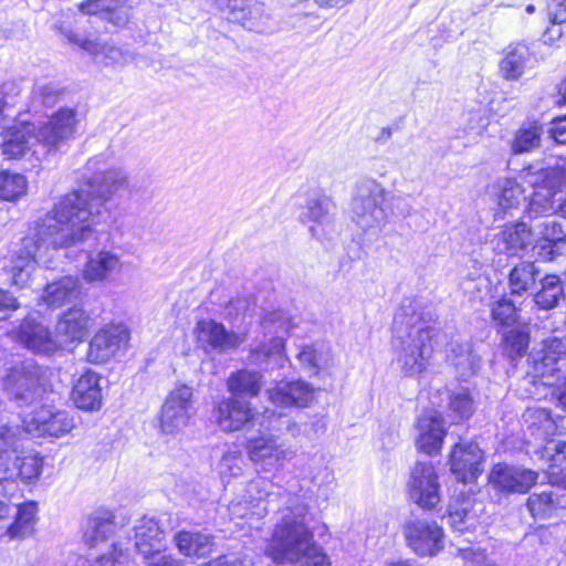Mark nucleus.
Instances as JSON below:
<instances>
[{
  "label": "nucleus",
  "mask_w": 566,
  "mask_h": 566,
  "mask_svg": "<svg viewBox=\"0 0 566 566\" xmlns=\"http://www.w3.org/2000/svg\"><path fill=\"white\" fill-rule=\"evenodd\" d=\"M99 164V158L90 159L86 170L93 175L86 178V189L63 196L22 240L9 268L13 285L25 286L36 264L50 268L51 252L88 240L103 213L109 212L107 203L125 191L132 196L127 174L119 168L101 170Z\"/></svg>",
  "instance_id": "f257e3e1"
},
{
  "label": "nucleus",
  "mask_w": 566,
  "mask_h": 566,
  "mask_svg": "<svg viewBox=\"0 0 566 566\" xmlns=\"http://www.w3.org/2000/svg\"><path fill=\"white\" fill-rule=\"evenodd\" d=\"M283 507L265 553L275 563L302 564V566H324L326 555L315 543L310 530V510L303 495L284 491Z\"/></svg>",
  "instance_id": "f03ea898"
},
{
  "label": "nucleus",
  "mask_w": 566,
  "mask_h": 566,
  "mask_svg": "<svg viewBox=\"0 0 566 566\" xmlns=\"http://www.w3.org/2000/svg\"><path fill=\"white\" fill-rule=\"evenodd\" d=\"M392 347L396 364L406 377H418L427 370L433 354L434 326H429L415 306L401 304L394 317Z\"/></svg>",
  "instance_id": "7ed1b4c3"
},
{
  "label": "nucleus",
  "mask_w": 566,
  "mask_h": 566,
  "mask_svg": "<svg viewBox=\"0 0 566 566\" xmlns=\"http://www.w3.org/2000/svg\"><path fill=\"white\" fill-rule=\"evenodd\" d=\"M213 417L223 432L241 431L256 424L269 431L285 430L293 438L304 432L302 426L285 413L272 409L254 412L251 403L240 397L222 398L213 408Z\"/></svg>",
  "instance_id": "20e7f679"
},
{
  "label": "nucleus",
  "mask_w": 566,
  "mask_h": 566,
  "mask_svg": "<svg viewBox=\"0 0 566 566\" xmlns=\"http://www.w3.org/2000/svg\"><path fill=\"white\" fill-rule=\"evenodd\" d=\"M115 532V515L109 510L98 509L86 518L82 539L84 545L91 551L87 562H95L101 566L138 563L132 557L130 551L127 547H123L119 542L113 543L107 551H102V546Z\"/></svg>",
  "instance_id": "39448f33"
},
{
  "label": "nucleus",
  "mask_w": 566,
  "mask_h": 566,
  "mask_svg": "<svg viewBox=\"0 0 566 566\" xmlns=\"http://www.w3.org/2000/svg\"><path fill=\"white\" fill-rule=\"evenodd\" d=\"M387 191L377 180L360 179L352 199L353 221L365 233L376 234L387 224V211L384 207Z\"/></svg>",
  "instance_id": "423d86ee"
},
{
  "label": "nucleus",
  "mask_w": 566,
  "mask_h": 566,
  "mask_svg": "<svg viewBox=\"0 0 566 566\" xmlns=\"http://www.w3.org/2000/svg\"><path fill=\"white\" fill-rule=\"evenodd\" d=\"M49 371L33 359L14 364L3 378V387L20 407L43 398L46 392Z\"/></svg>",
  "instance_id": "0eeeda50"
},
{
  "label": "nucleus",
  "mask_w": 566,
  "mask_h": 566,
  "mask_svg": "<svg viewBox=\"0 0 566 566\" xmlns=\"http://www.w3.org/2000/svg\"><path fill=\"white\" fill-rule=\"evenodd\" d=\"M196 413L192 388L187 385L176 387L167 395L158 413L160 434L181 437L193 423Z\"/></svg>",
  "instance_id": "6e6552de"
},
{
  "label": "nucleus",
  "mask_w": 566,
  "mask_h": 566,
  "mask_svg": "<svg viewBox=\"0 0 566 566\" xmlns=\"http://www.w3.org/2000/svg\"><path fill=\"white\" fill-rule=\"evenodd\" d=\"M262 429L263 431L259 436L248 438L247 454L259 470L272 472L291 461L295 457V451L283 442H279V437L283 433L290 434L289 432Z\"/></svg>",
  "instance_id": "1a4fd4ad"
},
{
  "label": "nucleus",
  "mask_w": 566,
  "mask_h": 566,
  "mask_svg": "<svg viewBox=\"0 0 566 566\" xmlns=\"http://www.w3.org/2000/svg\"><path fill=\"white\" fill-rule=\"evenodd\" d=\"M77 126L76 111L74 108H60L49 120L35 128L38 147L33 156L40 158L52 151H60L73 139Z\"/></svg>",
  "instance_id": "9d476101"
},
{
  "label": "nucleus",
  "mask_w": 566,
  "mask_h": 566,
  "mask_svg": "<svg viewBox=\"0 0 566 566\" xmlns=\"http://www.w3.org/2000/svg\"><path fill=\"white\" fill-rule=\"evenodd\" d=\"M262 327L265 334L273 337L269 345H264L253 353L254 360L258 364H269L272 368L282 367L286 359L284 336L294 327V323L284 311H275L264 316Z\"/></svg>",
  "instance_id": "9b49d317"
},
{
  "label": "nucleus",
  "mask_w": 566,
  "mask_h": 566,
  "mask_svg": "<svg viewBox=\"0 0 566 566\" xmlns=\"http://www.w3.org/2000/svg\"><path fill=\"white\" fill-rule=\"evenodd\" d=\"M22 424L23 431L32 437L60 438L74 429L75 421L65 410L42 406L24 416Z\"/></svg>",
  "instance_id": "f8f14e48"
},
{
  "label": "nucleus",
  "mask_w": 566,
  "mask_h": 566,
  "mask_svg": "<svg viewBox=\"0 0 566 566\" xmlns=\"http://www.w3.org/2000/svg\"><path fill=\"white\" fill-rule=\"evenodd\" d=\"M165 533L150 517H143L135 526V551L146 566H172L171 558L164 553Z\"/></svg>",
  "instance_id": "ddd939ff"
},
{
  "label": "nucleus",
  "mask_w": 566,
  "mask_h": 566,
  "mask_svg": "<svg viewBox=\"0 0 566 566\" xmlns=\"http://www.w3.org/2000/svg\"><path fill=\"white\" fill-rule=\"evenodd\" d=\"M410 500L424 510L434 509L441 501V486L430 462H419L408 482Z\"/></svg>",
  "instance_id": "4468645a"
},
{
  "label": "nucleus",
  "mask_w": 566,
  "mask_h": 566,
  "mask_svg": "<svg viewBox=\"0 0 566 566\" xmlns=\"http://www.w3.org/2000/svg\"><path fill=\"white\" fill-rule=\"evenodd\" d=\"M403 532L409 547L420 556H433L443 548V531L434 521L411 517Z\"/></svg>",
  "instance_id": "2eb2a0df"
},
{
  "label": "nucleus",
  "mask_w": 566,
  "mask_h": 566,
  "mask_svg": "<svg viewBox=\"0 0 566 566\" xmlns=\"http://www.w3.org/2000/svg\"><path fill=\"white\" fill-rule=\"evenodd\" d=\"M69 40L91 54L94 61L104 67L123 69L136 59V53L128 46H118L113 42H99L77 34L70 35Z\"/></svg>",
  "instance_id": "dca6fc26"
},
{
  "label": "nucleus",
  "mask_w": 566,
  "mask_h": 566,
  "mask_svg": "<svg viewBox=\"0 0 566 566\" xmlns=\"http://www.w3.org/2000/svg\"><path fill=\"white\" fill-rule=\"evenodd\" d=\"M129 340L128 329L120 324L107 325L101 328L91 339L87 360L92 364H103L126 348Z\"/></svg>",
  "instance_id": "f3484780"
},
{
  "label": "nucleus",
  "mask_w": 566,
  "mask_h": 566,
  "mask_svg": "<svg viewBox=\"0 0 566 566\" xmlns=\"http://www.w3.org/2000/svg\"><path fill=\"white\" fill-rule=\"evenodd\" d=\"M198 347L207 354H223L240 346L242 338L213 319H200L195 327Z\"/></svg>",
  "instance_id": "a211bd4d"
},
{
  "label": "nucleus",
  "mask_w": 566,
  "mask_h": 566,
  "mask_svg": "<svg viewBox=\"0 0 566 566\" xmlns=\"http://www.w3.org/2000/svg\"><path fill=\"white\" fill-rule=\"evenodd\" d=\"M538 473L516 465L499 463L489 474L491 486L500 493H526L537 481Z\"/></svg>",
  "instance_id": "6ab92c4d"
},
{
  "label": "nucleus",
  "mask_w": 566,
  "mask_h": 566,
  "mask_svg": "<svg viewBox=\"0 0 566 566\" xmlns=\"http://www.w3.org/2000/svg\"><path fill=\"white\" fill-rule=\"evenodd\" d=\"M530 369L533 378H545L566 366V340L557 337L543 342L541 350L533 352L528 357Z\"/></svg>",
  "instance_id": "aec40b11"
},
{
  "label": "nucleus",
  "mask_w": 566,
  "mask_h": 566,
  "mask_svg": "<svg viewBox=\"0 0 566 566\" xmlns=\"http://www.w3.org/2000/svg\"><path fill=\"white\" fill-rule=\"evenodd\" d=\"M483 452L475 442L457 443L450 455L451 472L462 483L474 481L482 472Z\"/></svg>",
  "instance_id": "412c9836"
},
{
  "label": "nucleus",
  "mask_w": 566,
  "mask_h": 566,
  "mask_svg": "<svg viewBox=\"0 0 566 566\" xmlns=\"http://www.w3.org/2000/svg\"><path fill=\"white\" fill-rule=\"evenodd\" d=\"M17 339L25 348L36 354L51 355L59 348L49 326L34 317H27L20 324Z\"/></svg>",
  "instance_id": "4be33fe9"
},
{
  "label": "nucleus",
  "mask_w": 566,
  "mask_h": 566,
  "mask_svg": "<svg viewBox=\"0 0 566 566\" xmlns=\"http://www.w3.org/2000/svg\"><path fill=\"white\" fill-rule=\"evenodd\" d=\"M446 359L461 380L472 377L481 367V357L474 353L472 344L460 337H452L447 344Z\"/></svg>",
  "instance_id": "5701e85b"
},
{
  "label": "nucleus",
  "mask_w": 566,
  "mask_h": 566,
  "mask_svg": "<svg viewBox=\"0 0 566 566\" xmlns=\"http://www.w3.org/2000/svg\"><path fill=\"white\" fill-rule=\"evenodd\" d=\"M43 460L39 454L27 453L22 457L15 454L11 458L0 457V481H15L31 483L39 479Z\"/></svg>",
  "instance_id": "b1692460"
},
{
  "label": "nucleus",
  "mask_w": 566,
  "mask_h": 566,
  "mask_svg": "<svg viewBox=\"0 0 566 566\" xmlns=\"http://www.w3.org/2000/svg\"><path fill=\"white\" fill-rule=\"evenodd\" d=\"M2 154L8 159L24 156L28 151L40 149L38 147L35 126L31 123H18L7 127L2 133Z\"/></svg>",
  "instance_id": "393cba45"
},
{
  "label": "nucleus",
  "mask_w": 566,
  "mask_h": 566,
  "mask_svg": "<svg viewBox=\"0 0 566 566\" xmlns=\"http://www.w3.org/2000/svg\"><path fill=\"white\" fill-rule=\"evenodd\" d=\"M269 400L281 407H306L314 399V388L303 381L281 380L266 390Z\"/></svg>",
  "instance_id": "a878e982"
},
{
  "label": "nucleus",
  "mask_w": 566,
  "mask_h": 566,
  "mask_svg": "<svg viewBox=\"0 0 566 566\" xmlns=\"http://www.w3.org/2000/svg\"><path fill=\"white\" fill-rule=\"evenodd\" d=\"M417 446L427 454H433L441 449L446 430L441 415L434 410L422 412L417 422Z\"/></svg>",
  "instance_id": "bb28decb"
},
{
  "label": "nucleus",
  "mask_w": 566,
  "mask_h": 566,
  "mask_svg": "<svg viewBox=\"0 0 566 566\" xmlns=\"http://www.w3.org/2000/svg\"><path fill=\"white\" fill-rule=\"evenodd\" d=\"M334 210V201L324 193L315 195L308 199L303 219L313 223L310 229L315 238L323 239L327 231L332 229Z\"/></svg>",
  "instance_id": "cd10ccee"
},
{
  "label": "nucleus",
  "mask_w": 566,
  "mask_h": 566,
  "mask_svg": "<svg viewBox=\"0 0 566 566\" xmlns=\"http://www.w3.org/2000/svg\"><path fill=\"white\" fill-rule=\"evenodd\" d=\"M99 381V375L92 370L85 371L77 378L72 389V399L78 409L93 411L102 407Z\"/></svg>",
  "instance_id": "c85d7f7f"
},
{
  "label": "nucleus",
  "mask_w": 566,
  "mask_h": 566,
  "mask_svg": "<svg viewBox=\"0 0 566 566\" xmlns=\"http://www.w3.org/2000/svg\"><path fill=\"white\" fill-rule=\"evenodd\" d=\"M119 266L118 255L111 251L90 252L82 269V277L87 283H103L119 270Z\"/></svg>",
  "instance_id": "c756f323"
},
{
  "label": "nucleus",
  "mask_w": 566,
  "mask_h": 566,
  "mask_svg": "<svg viewBox=\"0 0 566 566\" xmlns=\"http://www.w3.org/2000/svg\"><path fill=\"white\" fill-rule=\"evenodd\" d=\"M93 319L80 305L65 311L56 323V333L65 342H81L87 335Z\"/></svg>",
  "instance_id": "7c9ffc66"
},
{
  "label": "nucleus",
  "mask_w": 566,
  "mask_h": 566,
  "mask_svg": "<svg viewBox=\"0 0 566 566\" xmlns=\"http://www.w3.org/2000/svg\"><path fill=\"white\" fill-rule=\"evenodd\" d=\"M489 193L496 205L495 217L503 216L513 209H516L524 199V190L514 178H499L489 188Z\"/></svg>",
  "instance_id": "2f4dec72"
},
{
  "label": "nucleus",
  "mask_w": 566,
  "mask_h": 566,
  "mask_svg": "<svg viewBox=\"0 0 566 566\" xmlns=\"http://www.w3.org/2000/svg\"><path fill=\"white\" fill-rule=\"evenodd\" d=\"M535 248L538 249V255L545 260H553L556 255L566 250V234L560 224L554 220H545L537 227Z\"/></svg>",
  "instance_id": "473e14b6"
},
{
  "label": "nucleus",
  "mask_w": 566,
  "mask_h": 566,
  "mask_svg": "<svg viewBox=\"0 0 566 566\" xmlns=\"http://www.w3.org/2000/svg\"><path fill=\"white\" fill-rule=\"evenodd\" d=\"M482 511V503L475 499L457 500L449 505V523L459 533L475 530Z\"/></svg>",
  "instance_id": "72a5a7b5"
},
{
  "label": "nucleus",
  "mask_w": 566,
  "mask_h": 566,
  "mask_svg": "<svg viewBox=\"0 0 566 566\" xmlns=\"http://www.w3.org/2000/svg\"><path fill=\"white\" fill-rule=\"evenodd\" d=\"M82 295V284L76 276H64L49 283L43 290L42 300L50 307H61L66 303L78 300Z\"/></svg>",
  "instance_id": "f704fd0d"
},
{
  "label": "nucleus",
  "mask_w": 566,
  "mask_h": 566,
  "mask_svg": "<svg viewBox=\"0 0 566 566\" xmlns=\"http://www.w3.org/2000/svg\"><path fill=\"white\" fill-rule=\"evenodd\" d=\"M503 250L509 255H517L534 242L532 229L525 222L507 224L501 232Z\"/></svg>",
  "instance_id": "c9c22d12"
},
{
  "label": "nucleus",
  "mask_w": 566,
  "mask_h": 566,
  "mask_svg": "<svg viewBox=\"0 0 566 566\" xmlns=\"http://www.w3.org/2000/svg\"><path fill=\"white\" fill-rule=\"evenodd\" d=\"M174 541L178 551L188 557H206L212 551V539L209 535L200 532H178Z\"/></svg>",
  "instance_id": "e433bc0d"
},
{
  "label": "nucleus",
  "mask_w": 566,
  "mask_h": 566,
  "mask_svg": "<svg viewBox=\"0 0 566 566\" xmlns=\"http://www.w3.org/2000/svg\"><path fill=\"white\" fill-rule=\"evenodd\" d=\"M539 270L533 262H521L509 273V287L512 295L522 296L533 291Z\"/></svg>",
  "instance_id": "4c0bfd02"
},
{
  "label": "nucleus",
  "mask_w": 566,
  "mask_h": 566,
  "mask_svg": "<svg viewBox=\"0 0 566 566\" xmlns=\"http://www.w3.org/2000/svg\"><path fill=\"white\" fill-rule=\"evenodd\" d=\"M227 387L232 397H255L262 387V375L258 371L241 369L230 375Z\"/></svg>",
  "instance_id": "58836bf2"
},
{
  "label": "nucleus",
  "mask_w": 566,
  "mask_h": 566,
  "mask_svg": "<svg viewBox=\"0 0 566 566\" xmlns=\"http://www.w3.org/2000/svg\"><path fill=\"white\" fill-rule=\"evenodd\" d=\"M15 516L12 523H8L7 533L11 538L25 537L34 531L38 506L34 502L15 505Z\"/></svg>",
  "instance_id": "ea45409f"
},
{
  "label": "nucleus",
  "mask_w": 566,
  "mask_h": 566,
  "mask_svg": "<svg viewBox=\"0 0 566 566\" xmlns=\"http://www.w3.org/2000/svg\"><path fill=\"white\" fill-rule=\"evenodd\" d=\"M541 289L534 294L535 304L542 310L555 308L564 298V285L559 276L547 274L539 280Z\"/></svg>",
  "instance_id": "a19ab883"
},
{
  "label": "nucleus",
  "mask_w": 566,
  "mask_h": 566,
  "mask_svg": "<svg viewBox=\"0 0 566 566\" xmlns=\"http://www.w3.org/2000/svg\"><path fill=\"white\" fill-rule=\"evenodd\" d=\"M547 14L551 25L543 33V41L554 44L566 35V0H549Z\"/></svg>",
  "instance_id": "79ce46f5"
},
{
  "label": "nucleus",
  "mask_w": 566,
  "mask_h": 566,
  "mask_svg": "<svg viewBox=\"0 0 566 566\" xmlns=\"http://www.w3.org/2000/svg\"><path fill=\"white\" fill-rule=\"evenodd\" d=\"M527 56L528 48L525 44L520 43L510 48L500 64L503 76L507 80L518 78L524 72Z\"/></svg>",
  "instance_id": "37998d69"
},
{
  "label": "nucleus",
  "mask_w": 566,
  "mask_h": 566,
  "mask_svg": "<svg viewBox=\"0 0 566 566\" xmlns=\"http://www.w3.org/2000/svg\"><path fill=\"white\" fill-rule=\"evenodd\" d=\"M28 191L27 178L9 170L0 172V199L4 201H17L25 196Z\"/></svg>",
  "instance_id": "c03bdc74"
},
{
  "label": "nucleus",
  "mask_w": 566,
  "mask_h": 566,
  "mask_svg": "<svg viewBox=\"0 0 566 566\" xmlns=\"http://www.w3.org/2000/svg\"><path fill=\"white\" fill-rule=\"evenodd\" d=\"M231 19L247 29L259 30L264 24L266 13L262 3L251 0L244 4V9H239L238 12H234Z\"/></svg>",
  "instance_id": "a18cd8bd"
},
{
  "label": "nucleus",
  "mask_w": 566,
  "mask_h": 566,
  "mask_svg": "<svg viewBox=\"0 0 566 566\" xmlns=\"http://www.w3.org/2000/svg\"><path fill=\"white\" fill-rule=\"evenodd\" d=\"M474 410L475 402L468 388L452 391L449 400V411L454 420L469 419Z\"/></svg>",
  "instance_id": "49530a36"
},
{
  "label": "nucleus",
  "mask_w": 566,
  "mask_h": 566,
  "mask_svg": "<svg viewBox=\"0 0 566 566\" xmlns=\"http://www.w3.org/2000/svg\"><path fill=\"white\" fill-rule=\"evenodd\" d=\"M542 128L536 124L521 128L513 140L514 154L528 153L539 146Z\"/></svg>",
  "instance_id": "de8ad7c7"
},
{
  "label": "nucleus",
  "mask_w": 566,
  "mask_h": 566,
  "mask_svg": "<svg viewBox=\"0 0 566 566\" xmlns=\"http://www.w3.org/2000/svg\"><path fill=\"white\" fill-rule=\"evenodd\" d=\"M25 432L19 426L0 427V457L11 458L18 453L20 441Z\"/></svg>",
  "instance_id": "09e8293b"
},
{
  "label": "nucleus",
  "mask_w": 566,
  "mask_h": 566,
  "mask_svg": "<svg viewBox=\"0 0 566 566\" xmlns=\"http://www.w3.org/2000/svg\"><path fill=\"white\" fill-rule=\"evenodd\" d=\"M63 94V90L55 83H36L32 91L34 106L51 107L55 105Z\"/></svg>",
  "instance_id": "8fccbe9b"
},
{
  "label": "nucleus",
  "mask_w": 566,
  "mask_h": 566,
  "mask_svg": "<svg viewBox=\"0 0 566 566\" xmlns=\"http://www.w3.org/2000/svg\"><path fill=\"white\" fill-rule=\"evenodd\" d=\"M557 503L552 492L534 493L527 500V509L534 517L549 516Z\"/></svg>",
  "instance_id": "3c124183"
},
{
  "label": "nucleus",
  "mask_w": 566,
  "mask_h": 566,
  "mask_svg": "<svg viewBox=\"0 0 566 566\" xmlns=\"http://www.w3.org/2000/svg\"><path fill=\"white\" fill-rule=\"evenodd\" d=\"M273 483L264 478H256L245 486L243 497L253 506L258 507L264 500L272 495Z\"/></svg>",
  "instance_id": "603ef678"
},
{
  "label": "nucleus",
  "mask_w": 566,
  "mask_h": 566,
  "mask_svg": "<svg viewBox=\"0 0 566 566\" xmlns=\"http://www.w3.org/2000/svg\"><path fill=\"white\" fill-rule=\"evenodd\" d=\"M492 318L503 326H513L517 321V311L514 303L502 296L491 306Z\"/></svg>",
  "instance_id": "864d4df0"
},
{
  "label": "nucleus",
  "mask_w": 566,
  "mask_h": 566,
  "mask_svg": "<svg viewBox=\"0 0 566 566\" xmlns=\"http://www.w3.org/2000/svg\"><path fill=\"white\" fill-rule=\"evenodd\" d=\"M554 197L555 192L552 189L544 187L535 189L528 205L530 216H539L553 211L555 202Z\"/></svg>",
  "instance_id": "5fc2aeb1"
},
{
  "label": "nucleus",
  "mask_w": 566,
  "mask_h": 566,
  "mask_svg": "<svg viewBox=\"0 0 566 566\" xmlns=\"http://www.w3.org/2000/svg\"><path fill=\"white\" fill-rule=\"evenodd\" d=\"M109 2L104 20L118 28L125 27L132 17V6L124 0H109Z\"/></svg>",
  "instance_id": "6e6d98bb"
},
{
  "label": "nucleus",
  "mask_w": 566,
  "mask_h": 566,
  "mask_svg": "<svg viewBox=\"0 0 566 566\" xmlns=\"http://www.w3.org/2000/svg\"><path fill=\"white\" fill-rule=\"evenodd\" d=\"M297 359L304 368L317 373L327 364V354L313 346H304L297 353Z\"/></svg>",
  "instance_id": "4d7b16f0"
},
{
  "label": "nucleus",
  "mask_w": 566,
  "mask_h": 566,
  "mask_svg": "<svg viewBox=\"0 0 566 566\" xmlns=\"http://www.w3.org/2000/svg\"><path fill=\"white\" fill-rule=\"evenodd\" d=\"M243 460L239 451H228L219 463V473L223 481L239 476L242 473Z\"/></svg>",
  "instance_id": "13d9d810"
},
{
  "label": "nucleus",
  "mask_w": 566,
  "mask_h": 566,
  "mask_svg": "<svg viewBox=\"0 0 566 566\" xmlns=\"http://www.w3.org/2000/svg\"><path fill=\"white\" fill-rule=\"evenodd\" d=\"M566 470V442L559 443L549 458L547 475L551 483H558V475Z\"/></svg>",
  "instance_id": "bf43d9fd"
},
{
  "label": "nucleus",
  "mask_w": 566,
  "mask_h": 566,
  "mask_svg": "<svg viewBox=\"0 0 566 566\" xmlns=\"http://www.w3.org/2000/svg\"><path fill=\"white\" fill-rule=\"evenodd\" d=\"M109 3V0H86L78 3L77 8L84 14L99 15L104 20Z\"/></svg>",
  "instance_id": "052dcab7"
},
{
  "label": "nucleus",
  "mask_w": 566,
  "mask_h": 566,
  "mask_svg": "<svg viewBox=\"0 0 566 566\" xmlns=\"http://www.w3.org/2000/svg\"><path fill=\"white\" fill-rule=\"evenodd\" d=\"M19 307L20 303L17 297L10 292L0 289V319L8 318Z\"/></svg>",
  "instance_id": "680f3d73"
},
{
  "label": "nucleus",
  "mask_w": 566,
  "mask_h": 566,
  "mask_svg": "<svg viewBox=\"0 0 566 566\" xmlns=\"http://www.w3.org/2000/svg\"><path fill=\"white\" fill-rule=\"evenodd\" d=\"M548 134L557 144H566V116L555 118L551 123Z\"/></svg>",
  "instance_id": "e2e57ef3"
},
{
  "label": "nucleus",
  "mask_w": 566,
  "mask_h": 566,
  "mask_svg": "<svg viewBox=\"0 0 566 566\" xmlns=\"http://www.w3.org/2000/svg\"><path fill=\"white\" fill-rule=\"evenodd\" d=\"M253 506L247 501H232L229 505V513L232 518H245L250 514H254Z\"/></svg>",
  "instance_id": "0e129e2a"
},
{
  "label": "nucleus",
  "mask_w": 566,
  "mask_h": 566,
  "mask_svg": "<svg viewBox=\"0 0 566 566\" xmlns=\"http://www.w3.org/2000/svg\"><path fill=\"white\" fill-rule=\"evenodd\" d=\"M459 555L462 558L463 563H471L476 565H482L485 563V554L480 549H474L472 547L460 548Z\"/></svg>",
  "instance_id": "69168bd1"
},
{
  "label": "nucleus",
  "mask_w": 566,
  "mask_h": 566,
  "mask_svg": "<svg viewBox=\"0 0 566 566\" xmlns=\"http://www.w3.org/2000/svg\"><path fill=\"white\" fill-rule=\"evenodd\" d=\"M525 421H530L531 419H537L545 429H549L551 427V415L544 408L532 409L528 408L524 413Z\"/></svg>",
  "instance_id": "338daca9"
},
{
  "label": "nucleus",
  "mask_w": 566,
  "mask_h": 566,
  "mask_svg": "<svg viewBox=\"0 0 566 566\" xmlns=\"http://www.w3.org/2000/svg\"><path fill=\"white\" fill-rule=\"evenodd\" d=\"M13 507L9 504L0 501V528L8 526L10 517L12 516Z\"/></svg>",
  "instance_id": "774afa93"
}]
</instances>
